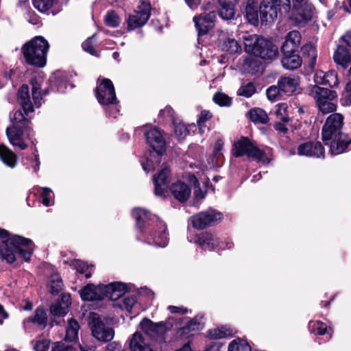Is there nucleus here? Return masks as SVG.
Instances as JSON below:
<instances>
[{"label": "nucleus", "instance_id": "4c0bfd02", "mask_svg": "<svg viewBox=\"0 0 351 351\" xmlns=\"http://www.w3.org/2000/svg\"><path fill=\"white\" fill-rule=\"evenodd\" d=\"M202 328L200 318L195 317L190 320L186 326L182 328V333L189 337L193 335L195 332L200 330Z\"/></svg>", "mask_w": 351, "mask_h": 351}, {"label": "nucleus", "instance_id": "58836bf2", "mask_svg": "<svg viewBox=\"0 0 351 351\" xmlns=\"http://www.w3.org/2000/svg\"><path fill=\"white\" fill-rule=\"evenodd\" d=\"M32 322L38 326H45L47 323V314L45 311L40 308H38L35 311L34 317H28L24 320V324Z\"/></svg>", "mask_w": 351, "mask_h": 351}, {"label": "nucleus", "instance_id": "9b49d317", "mask_svg": "<svg viewBox=\"0 0 351 351\" xmlns=\"http://www.w3.org/2000/svg\"><path fill=\"white\" fill-rule=\"evenodd\" d=\"M95 95L99 103L103 106L117 103L113 84L108 79H103L98 83L95 90Z\"/></svg>", "mask_w": 351, "mask_h": 351}, {"label": "nucleus", "instance_id": "dca6fc26", "mask_svg": "<svg viewBox=\"0 0 351 351\" xmlns=\"http://www.w3.org/2000/svg\"><path fill=\"white\" fill-rule=\"evenodd\" d=\"M216 14L214 12L202 13L193 17L199 38L208 33L209 29L213 27Z\"/></svg>", "mask_w": 351, "mask_h": 351}, {"label": "nucleus", "instance_id": "0e129e2a", "mask_svg": "<svg viewBox=\"0 0 351 351\" xmlns=\"http://www.w3.org/2000/svg\"><path fill=\"white\" fill-rule=\"evenodd\" d=\"M223 149V141L221 138H219L217 140L214 145L213 148V158L216 159V162H217L218 160H219L222 156V151Z\"/></svg>", "mask_w": 351, "mask_h": 351}, {"label": "nucleus", "instance_id": "6e6552de", "mask_svg": "<svg viewBox=\"0 0 351 351\" xmlns=\"http://www.w3.org/2000/svg\"><path fill=\"white\" fill-rule=\"evenodd\" d=\"M88 326L92 335L99 341L108 342L114 338V331L113 328L106 326L97 313L92 312L90 313Z\"/></svg>", "mask_w": 351, "mask_h": 351}, {"label": "nucleus", "instance_id": "aec40b11", "mask_svg": "<svg viewBox=\"0 0 351 351\" xmlns=\"http://www.w3.org/2000/svg\"><path fill=\"white\" fill-rule=\"evenodd\" d=\"M140 327L146 335L152 338L158 337L165 331V324L163 322L154 323L147 318H144L141 322Z\"/></svg>", "mask_w": 351, "mask_h": 351}, {"label": "nucleus", "instance_id": "f03ea898", "mask_svg": "<svg viewBox=\"0 0 351 351\" xmlns=\"http://www.w3.org/2000/svg\"><path fill=\"white\" fill-rule=\"evenodd\" d=\"M3 245L1 253L3 259L8 263L15 261L16 255L25 261L30 260L33 252V243L29 239L18 235H10L2 240Z\"/></svg>", "mask_w": 351, "mask_h": 351}, {"label": "nucleus", "instance_id": "13d9d810", "mask_svg": "<svg viewBox=\"0 0 351 351\" xmlns=\"http://www.w3.org/2000/svg\"><path fill=\"white\" fill-rule=\"evenodd\" d=\"M53 3V0H34V5L40 12H46L50 10Z\"/></svg>", "mask_w": 351, "mask_h": 351}, {"label": "nucleus", "instance_id": "393cba45", "mask_svg": "<svg viewBox=\"0 0 351 351\" xmlns=\"http://www.w3.org/2000/svg\"><path fill=\"white\" fill-rule=\"evenodd\" d=\"M245 16L250 24L254 26L258 25L260 20L259 7L256 0H247Z\"/></svg>", "mask_w": 351, "mask_h": 351}, {"label": "nucleus", "instance_id": "f704fd0d", "mask_svg": "<svg viewBox=\"0 0 351 351\" xmlns=\"http://www.w3.org/2000/svg\"><path fill=\"white\" fill-rule=\"evenodd\" d=\"M304 61L308 64V66L313 69L316 64L317 53L315 47L311 43H308L302 47Z\"/></svg>", "mask_w": 351, "mask_h": 351}, {"label": "nucleus", "instance_id": "338daca9", "mask_svg": "<svg viewBox=\"0 0 351 351\" xmlns=\"http://www.w3.org/2000/svg\"><path fill=\"white\" fill-rule=\"evenodd\" d=\"M71 348L62 342H57L51 351H71Z\"/></svg>", "mask_w": 351, "mask_h": 351}, {"label": "nucleus", "instance_id": "a18cd8bd", "mask_svg": "<svg viewBox=\"0 0 351 351\" xmlns=\"http://www.w3.org/2000/svg\"><path fill=\"white\" fill-rule=\"evenodd\" d=\"M11 126L29 128L28 126L29 121L25 118L23 114L20 110H16L13 116H10Z\"/></svg>", "mask_w": 351, "mask_h": 351}, {"label": "nucleus", "instance_id": "49530a36", "mask_svg": "<svg viewBox=\"0 0 351 351\" xmlns=\"http://www.w3.org/2000/svg\"><path fill=\"white\" fill-rule=\"evenodd\" d=\"M234 5L235 4H229V5H219L220 8L219 10V16L225 20L232 19L234 14Z\"/></svg>", "mask_w": 351, "mask_h": 351}, {"label": "nucleus", "instance_id": "9d476101", "mask_svg": "<svg viewBox=\"0 0 351 351\" xmlns=\"http://www.w3.org/2000/svg\"><path fill=\"white\" fill-rule=\"evenodd\" d=\"M343 123V117L339 113L330 114L326 119L322 128V140L328 141L332 138H336L343 134L341 129Z\"/></svg>", "mask_w": 351, "mask_h": 351}, {"label": "nucleus", "instance_id": "7ed1b4c3", "mask_svg": "<svg viewBox=\"0 0 351 351\" xmlns=\"http://www.w3.org/2000/svg\"><path fill=\"white\" fill-rule=\"evenodd\" d=\"M128 286L122 282H115L108 285L95 286L88 284L80 290V293L83 300H100L107 298L117 300L128 291Z\"/></svg>", "mask_w": 351, "mask_h": 351}, {"label": "nucleus", "instance_id": "680f3d73", "mask_svg": "<svg viewBox=\"0 0 351 351\" xmlns=\"http://www.w3.org/2000/svg\"><path fill=\"white\" fill-rule=\"evenodd\" d=\"M256 91L255 86L252 83H248L242 86L238 90V95L245 97H251Z\"/></svg>", "mask_w": 351, "mask_h": 351}, {"label": "nucleus", "instance_id": "bb28decb", "mask_svg": "<svg viewBox=\"0 0 351 351\" xmlns=\"http://www.w3.org/2000/svg\"><path fill=\"white\" fill-rule=\"evenodd\" d=\"M18 101L23 108L26 115L34 112L33 105L30 100L27 85H23L18 91Z\"/></svg>", "mask_w": 351, "mask_h": 351}, {"label": "nucleus", "instance_id": "b1692460", "mask_svg": "<svg viewBox=\"0 0 351 351\" xmlns=\"http://www.w3.org/2000/svg\"><path fill=\"white\" fill-rule=\"evenodd\" d=\"M335 62L343 69L348 68L351 62V53L347 47L339 45L333 55Z\"/></svg>", "mask_w": 351, "mask_h": 351}, {"label": "nucleus", "instance_id": "8fccbe9b", "mask_svg": "<svg viewBox=\"0 0 351 351\" xmlns=\"http://www.w3.org/2000/svg\"><path fill=\"white\" fill-rule=\"evenodd\" d=\"M34 351H48L50 348L51 341L47 339H36L32 341Z\"/></svg>", "mask_w": 351, "mask_h": 351}, {"label": "nucleus", "instance_id": "603ef678", "mask_svg": "<svg viewBox=\"0 0 351 351\" xmlns=\"http://www.w3.org/2000/svg\"><path fill=\"white\" fill-rule=\"evenodd\" d=\"M105 23L108 26L116 27L121 23V19L114 11H108L105 16Z\"/></svg>", "mask_w": 351, "mask_h": 351}, {"label": "nucleus", "instance_id": "3c124183", "mask_svg": "<svg viewBox=\"0 0 351 351\" xmlns=\"http://www.w3.org/2000/svg\"><path fill=\"white\" fill-rule=\"evenodd\" d=\"M287 104L282 103L276 105L275 114L278 121L288 122L289 117L287 113Z\"/></svg>", "mask_w": 351, "mask_h": 351}, {"label": "nucleus", "instance_id": "ea45409f", "mask_svg": "<svg viewBox=\"0 0 351 351\" xmlns=\"http://www.w3.org/2000/svg\"><path fill=\"white\" fill-rule=\"evenodd\" d=\"M250 118L256 123H266L269 119L267 113L261 108H254L250 111Z\"/></svg>", "mask_w": 351, "mask_h": 351}, {"label": "nucleus", "instance_id": "c85d7f7f", "mask_svg": "<svg viewBox=\"0 0 351 351\" xmlns=\"http://www.w3.org/2000/svg\"><path fill=\"white\" fill-rule=\"evenodd\" d=\"M171 191L174 197L181 202L186 201L191 195L190 188L182 182L174 183L171 187Z\"/></svg>", "mask_w": 351, "mask_h": 351}, {"label": "nucleus", "instance_id": "2eb2a0df", "mask_svg": "<svg viewBox=\"0 0 351 351\" xmlns=\"http://www.w3.org/2000/svg\"><path fill=\"white\" fill-rule=\"evenodd\" d=\"M167 226L162 221H158L156 228L152 230L145 238L147 243L158 247H164L168 243V237L166 232Z\"/></svg>", "mask_w": 351, "mask_h": 351}, {"label": "nucleus", "instance_id": "a878e982", "mask_svg": "<svg viewBox=\"0 0 351 351\" xmlns=\"http://www.w3.org/2000/svg\"><path fill=\"white\" fill-rule=\"evenodd\" d=\"M132 216L136 220V226L143 233L147 226H149V221L154 219V217H152V215L149 211L143 208L134 209Z\"/></svg>", "mask_w": 351, "mask_h": 351}, {"label": "nucleus", "instance_id": "e433bc0d", "mask_svg": "<svg viewBox=\"0 0 351 351\" xmlns=\"http://www.w3.org/2000/svg\"><path fill=\"white\" fill-rule=\"evenodd\" d=\"M221 39L223 42L221 46L223 51L229 53H235L241 50V46L234 38L222 35Z\"/></svg>", "mask_w": 351, "mask_h": 351}, {"label": "nucleus", "instance_id": "39448f33", "mask_svg": "<svg viewBox=\"0 0 351 351\" xmlns=\"http://www.w3.org/2000/svg\"><path fill=\"white\" fill-rule=\"evenodd\" d=\"M232 152L235 157L246 155L248 158L263 163H267L270 160L269 149H259L247 137H241L235 141Z\"/></svg>", "mask_w": 351, "mask_h": 351}, {"label": "nucleus", "instance_id": "20e7f679", "mask_svg": "<svg viewBox=\"0 0 351 351\" xmlns=\"http://www.w3.org/2000/svg\"><path fill=\"white\" fill-rule=\"evenodd\" d=\"M49 47L47 40L43 36H36L22 48L25 61L29 64L38 67L45 66Z\"/></svg>", "mask_w": 351, "mask_h": 351}, {"label": "nucleus", "instance_id": "79ce46f5", "mask_svg": "<svg viewBox=\"0 0 351 351\" xmlns=\"http://www.w3.org/2000/svg\"><path fill=\"white\" fill-rule=\"evenodd\" d=\"M62 280L58 274H53L51 276L48 282V287L52 294L58 293L62 288Z\"/></svg>", "mask_w": 351, "mask_h": 351}, {"label": "nucleus", "instance_id": "e2e57ef3", "mask_svg": "<svg viewBox=\"0 0 351 351\" xmlns=\"http://www.w3.org/2000/svg\"><path fill=\"white\" fill-rule=\"evenodd\" d=\"M95 35L88 38L86 40L82 45L83 49L89 53L91 55H96V50L95 49V42H94Z\"/></svg>", "mask_w": 351, "mask_h": 351}, {"label": "nucleus", "instance_id": "bf43d9fd", "mask_svg": "<svg viewBox=\"0 0 351 351\" xmlns=\"http://www.w3.org/2000/svg\"><path fill=\"white\" fill-rule=\"evenodd\" d=\"M174 132L179 140L184 139L189 134V130L186 126L181 122L174 123Z\"/></svg>", "mask_w": 351, "mask_h": 351}, {"label": "nucleus", "instance_id": "7c9ffc66", "mask_svg": "<svg viewBox=\"0 0 351 351\" xmlns=\"http://www.w3.org/2000/svg\"><path fill=\"white\" fill-rule=\"evenodd\" d=\"M0 160L6 166L13 169L18 162L17 156L4 145H0Z\"/></svg>", "mask_w": 351, "mask_h": 351}, {"label": "nucleus", "instance_id": "c03bdc74", "mask_svg": "<svg viewBox=\"0 0 351 351\" xmlns=\"http://www.w3.org/2000/svg\"><path fill=\"white\" fill-rule=\"evenodd\" d=\"M31 83L32 85V97L34 101V104L37 108H39L41 106L40 101L43 98V95L40 91V83L36 78L33 79Z\"/></svg>", "mask_w": 351, "mask_h": 351}, {"label": "nucleus", "instance_id": "412c9836", "mask_svg": "<svg viewBox=\"0 0 351 351\" xmlns=\"http://www.w3.org/2000/svg\"><path fill=\"white\" fill-rule=\"evenodd\" d=\"M278 84L283 94L291 95L298 90L300 77L296 75L282 77L278 80Z\"/></svg>", "mask_w": 351, "mask_h": 351}, {"label": "nucleus", "instance_id": "f257e3e1", "mask_svg": "<svg viewBox=\"0 0 351 351\" xmlns=\"http://www.w3.org/2000/svg\"><path fill=\"white\" fill-rule=\"evenodd\" d=\"M282 3L285 9L292 10L291 17L298 25L310 21L314 13L313 6L306 0H263L259 6L262 24L274 22Z\"/></svg>", "mask_w": 351, "mask_h": 351}, {"label": "nucleus", "instance_id": "864d4df0", "mask_svg": "<svg viewBox=\"0 0 351 351\" xmlns=\"http://www.w3.org/2000/svg\"><path fill=\"white\" fill-rule=\"evenodd\" d=\"M213 101L220 106H230L232 103V99L221 92L216 93L214 95Z\"/></svg>", "mask_w": 351, "mask_h": 351}, {"label": "nucleus", "instance_id": "4be33fe9", "mask_svg": "<svg viewBox=\"0 0 351 351\" xmlns=\"http://www.w3.org/2000/svg\"><path fill=\"white\" fill-rule=\"evenodd\" d=\"M131 351H152L150 343L142 334L136 332L129 340Z\"/></svg>", "mask_w": 351, "mask_h": 351}, {"label": "nucleus", "instance_id": "423d86ee", "mask_svg": "<svg viewBox=\"0 0 351 351\" xmlns=\"http://www.w3.org/2000/svg\"><path fill=\"white\" fill-rule=\"evenodd\" d=\"M145 136L147 143L152 147L156 154L147 159L146 163L142 162L144 171L149 172L155 168L153 158H155L157 162H159L158 158L165 149L166 143L161 132L156 128H152L145 131Z\"/></svg>", "mask_w": 351, "mask_h": 351}, {"label": "nucleus", "instance_id": "f3484780", "mask_svg": "<svg viewBox=\"0 0 351 351\" xmlns=\"http://www.w3.org/2000/svg\"><path fill=\"white\" fill-rule=\"evenodd\" d=\"M278 54V47L271 41L266 38L261 39L254 55L264 60H272Z\"/></svg>", "mask_w": 351, "mask_h": 351}, {"label": "nucleus", "instance_id": "09e8293b", "mask_svg": "<svg viewBox=\"0 0 351 351\" xmlns=\"http://www.w3.org/2000/svg\"><path fill=\"white\" fill-rule=\"evenodd\" d=\"M73 265L77 272L80 274H85L86 278H88L91 276V270L93 266H88L86 263L80 260L74 261Z\"/></svg>", "mask_w": 351, "mask_h": 351}, {"label": "nucleus", "instance_id": "5fc2aeb1", "mask_svg": "<svg viewBox=\"0 0 351 351\" xmlns=\"http://www.w3.org/2000/svg\"><path fill=\"white\" fill-rule=\"evenodd\" d=\"M40 195H41V198H42V203L45 206H51L53 203V194L52 193L51 189H50L49 188L45 187V188H40Z\"/></svg>", "mask_w": 351, "mask_h": 351}, {"label": "nucleus", "instance_id": "6e6d98bb", "mask_svg": "<svg viewBox=\"0 0 351 351\" xmlns=\"http://www.w3.org/2000/svg\"><path fill=\"white\" fill-rule=\"evenodd\" d=\"M136 296L131 295L125 297L122 301L121 304L120 302L118 303V305L122 308L125 309L128 312H132L133 307L136 304Z\"/></svg>", "mask_w": 351, "mask_h": 351}, {"label": "nucleus", "instance_id": "0eeeda50", "mask_svg": "<svg viewBox=\"0 0 351 351\" xmlns=\"http://www.w3.org/2000/svg\"><path fill=\"white\" fill-rule=\"evenodd\" d=\"M308 95L315 99L316 106L322 113L328 114L336 110L337 106L334 101L337 95L335 91L315 85L309 90Z\"/></svg>", "mask_w": 351, "mask_h": 351}, {"label": "nucleus", "instance_id": "de8ad7c7", "mask_svg": "<svg viewBox=\"0 0 351 351\" xmlns=\"http://www.w3.org/2000/svg\"><path fill=\"white\" fill-rule=\"evenodd\" d=\"M212 118L211 113L208 110H202L197 121V126L200 133H204L207 128L206 123Z\"/></svg>", "mask_w": 351, "mask_h": 351}, {"label": "nucleus", "instance_id": "774afa93", "mask_svg": "<svg viewBox=\"0 0 351 351\" xmlns=\"http://www.w3.org/2000/svg\"><path fill=\"white\" fill-rule=\"evenodd\" d=\"M106 351H121V345L116 341L111 342L107 345Z\"/></svg>", "mask_w": 351, "mask_h": 351}, {"label": "nucleus", "instance_id": "a19ab883", "mask_svg": "<svg viewBox=\"0 0 351 351\" xmlns=\"http://www.w3.org/2000/svg\"><path fill=\"white\" fill-rule=\"evenodd\" d=\"M309 328L312 332L315 335H323L326 333L328 335V339L331 338L332 334L328 330L327 327L325 324L322 322L316 321V322H309Z\"/></svg>", "mask_w": 351, "mask_h": 351}, {"label": "nucleus", "instance_id": "c9c22d12", "mask_svg": "<svg viewBox=\"0 0 351 351\" xmlns=\"http://www.w3.org/2000/svg\"><path fill=\"white\" fill-rule=\"evenodd\" d=\"M264 38L256 34H245L243 36L245 51L250 54H253L259 45V41Z\"/></svg>", "mask_w": 351, "mask_h": 351}, {"label": "nucleus", "instance_id": "c756f323", "mask_svg": "<svg viewBox=\"0 0 351 351\" xmlns=\"http://www.w3.org/2000/svg\"><path fill=\"white\" fill-rule=\"evenodd\" d=\"M332 139L333 141L330 144V152L332 155H338L343 153L350 143V140L344 134H340L336 138H332Z\"/></svg>", "mask_w": 351, "mask_h": 351}, {"label": "nucleus", "instance_id": "ddd939ff", "mask_svg": "<svg viewBox=\"0 0 351 351\" xmlns=\"http://www.w3.org/2000/svg\"><path fill=\"white\" fill-rule=\"evenodd\" d=\"M32 130L30 128H23L10 126L6 129V134L9 142L13 146H17L23 150L27 147V143L24 141L25 138H30Z\"/></svg>", "mask_w": 351, "mask_h": 351}, {"label": "nucleus", "instance_id": "052dcab7", "mask_svg": "<svg viewBox=\"0 0 351 351\" xmlns=\"http://www.w3.org/2000/svg\"><path fill=\"white\" fill-rule=\"evenodd\" d=\"M349 72L351 73V66ZM341 102L344 106H349L351 105V81L346 84L345 90L341 96Z\"/></svg>", "mask_w": 351, "mask_h": 351}, {"label": "nucleus", "instance_id": "37998d69", "mask_svg": "<svg viewBox=\"0 0 351 351\" xmlns=\"http://www.w3.org/2000/svg\"><path fill=\"white\" fill-rule=\"evenodd\" d=\"M228 351H252L248 343L241 339H236L232 341L228 346Z\"/></svg>", "mask_w": 351, "mask_h": 351}, {"label": "nucleus", "instance_id": "f8f14e48", "mask_svg": "<svg viewBox=\"0 0 351 351\" xmlns=\"http://www.w3.org/2000/svg\"><path fill=\"white\" fill-rule=\"evenodd\" d=\"M222 214L217 210L209 208L200 212L191 218L192 226L199 230L212 226L222 219Z\"/></svg>", "mask_w": 351, "mask_h": 351}, {"label": "nucleus", "instance_id": "4468645a", "mask_svg": "<svg viewBox=\"0 0 351 351\" xmlns=\"http://www.w3.org/2000/svg\"><path fill=\"white\" fill-rule=\"evenodd\" d=\"M204 250H213L217 247L221 250L231 249L233 247L232 242L224 243L219 242L218 239L210 233L204 232L199 234L195 241Z\"/></svg>", "mask_w": 351, "mask_h": 351}, {"label": "nucleus", "instance_id": "a211bd4d", "mask_svg": "<svg viewBox=\"0 0 351 351\" xmlns=\"http://www.w3.org/2000/svg\"><path fill=\"white\" fill-rule=\"evenodd\" d=\"M324 148L320 142H306L298 147L299 156L314 158H324Z\"/></svg>", "mask_w": 351, "mask_h": 351}, {"label": "nucleus", "instance_id": "1a4fd4ad", "mask_svg": "<svg viewBox=\"0 0 351 351\" xmlns=\"http://www.w3.org/2000/svg\"><path fill=\"white\" fill-rule=\"evenodd\" d=\"M151 6L149 3L141 1L127 19V29L129 31L143 27L150 17Z\"/></svg>", "mask_w": 351, "mask_h": 351}, {"label": "nucleus", "instance_id": "473e14b6", "mask_svg": "<svg viewBox=\"0 0 351 351\" xmlns=\"http://www.w3.org/2000/svg\"><path fill=\"white\" fill-rule=\"evenodd\" d=\"M79 323L74 319L68 320L66 327V335L64 340L69 342H75L78 340V332L80 330Z\"/></svg>", "mask_w": 351, "mask_h": 351}, {"label": "nucleus", "instance_id": "69168bd1", "mask_svg": "<svg viewBox=\"0 0 351 351\" xmlns=\"http://www.w3.org/2000/svg\"><path fill=\"white\" fill-rule=\"evenodd\" d=\"M227 332L222 328H216L209 331V336L213 339H221L226 337Z\"/></svg>", "mask_w": 351, "mask_h": 351}, {"label": "nucleus", "instance_id": "2f4dec72", "mask_svg": "<svg viewBox=\"0 0 351 351\" xmlns=\"http://www.w3.org/2000/svg\"><path fill=\"white\" fill-rule=\"evenodd\" d=\"M281 62L284 68L289 70L296 69L302 64V60L300 56L294 52L283 53Z\"/></svg>", "mask_w": 351, "mask_h": 351}, {"label": "nucleus", "instance_id": "72a5a7b5", "mask_svg": "<svg viewBox=\"0 0 351 351\" xmlns=\"http://www.w3.org/2000/svg\"><path fill=\"white\" fill-rule=\"evenodd\" d=\"M62 303H56L51 306L50 312L54 316H64L69 311V304H71L70 295H63Z\"/></svg>", "mask_w": 351, "mask_h": 351}, {"label": "nucleus", "instance_id": "cd10ccee", "mask_svg": "<svg viewBox=\"0 0 351 351\" xmlns=\"http://www.w3.org/2000/svg\"><path fill=\"white\" fill-rule=\"evenodd\" d=\"M314 81L317 84L328 85L330 87L338 84L337 77L334 72L317 71L314 76Z\"/></svg>", "mask_w": 351, "mask_h": 351}, {"label": "nucleus", "instance_id": "5701e85b", "mask_svg": "<svg viewBox=\"0 0 351 351\" xmlns=\"http://www.w3.org/2000/svg\"><path fill=\"white\" fill-rule=\"evenodd\" d=\"M301 35L299 32L293 30L288 33L282 46V53L295 52L300 47Z\"/></svg>", "mask_w": 351, "mask_h": 351}, {"label": "nucleus", "instance_id": "4d7b16f0", "mask_svg": "<svg viewBox=\"0 0 351 351\" xmlns=\"http://www.w3.org/2000/svg\"><path fill=\"white\" fill-rule=\"evenodd\" d=\"M283 93L278 86H271L267 90V98L272 101L278 100L282 96Z\"/></svg>", "mask_w": 351, "mask_h": 351}, {"label": "nucleus", "instance_id": "6ab92c4d", "mask_svg": "<svg viewBox=\"0 0 351 351\" xmlns=\"http://www.w3.org/2000/svg\"><path fill=\"white\" fill-rule=\"evenodd\" d=\"M170 170L165 167L156 176H154V193L156 195L162 196L167 192L169 183Z\"/></svg>", "mask_w": 351, "mask_h": 351}]
</instances>
